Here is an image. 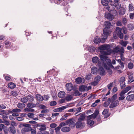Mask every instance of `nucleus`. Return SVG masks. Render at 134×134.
<instances>
[{
    "instance_id": "1",
    "label": "nucleus",
    "mask_w": 134,
    "mask_h": 134,
    "mask_svg": "<svg viewBox=\"0 0 134 134\" xmlns=\"http://www.w3.org/2000/svg\"><path fill=\"white\" fill-rule=\"evenodd\" d=\"M102 54L99 56L101 60L103 62L102 65L104 68L106 69H108L109 67L107 66V64L111 60L109 59L108 58V57L105 54L101 53Z\"/></svg>"
},
{
    "instance_id": "2",
    "label": "nucleus",
    "mask_w": 134,
    "mask_h": 134,
    "mask_svg": "<svg viewBox=\"0 0 134 134\" xmlns=\"http://www.w3.org/2000/svg\"><path fill=\"white\" fill-rule=\"evenodd\" d=\"M111 31L110 29L107 28H104L103 29V34L102 35V37L103 41H102V42H105L107 38L108 37L111 33Z\"/></svg>"
},
{
    "instance_id": "3",
    "label": "nucleus",
    "mask_w": 134,
    "mask_h": 134,
    "mask_svg": "<svg viewBox=\"0 0 134 134\" xmlns=\"http://www.w3.org/2000/svg\"><path fill=\"white\" fill-rule=\"evenodd\" d=\"M74 120V119L71 118L67 119L65 121V122L67 125L69 124V126L70 127L72 128H74L75 126H76V123L73 122Z\"/></svg>"
},
{
    "instance_id": "4",
    "label": "nucleus",
    "mask_w": 134,
    "mask_h": 134,
    "mask_svg": "<svg viewBox=\"0 0 134 134\" xmlns=\"http://www.w3.org/2000/svg\"><path fill=\"white\" fill-rule=\"evenodd\" d=\"M110 46L109 45V47H107V48L106 49L107 51H100V52L101 53H102L103 54H105L107 55H110L112 53V50L110 48Z\"/></svg>"
},
{
    "instance_id": "5",
    "label": "nucleus",
    "mask_w": 134,
    "mask_h": 134,
    "mask_svg": "<svg viewBox=\"0 0 134 134\" xmlns=\"http://www.w3.org/2000/svg\"><path fill=\"white\" fill-rule=\"evenodd\" d=\"M125 80V77L122 76L120 78L119 82L121 89H123V88L125 87L126 86Z\"/></svg>"
},
{
    "instance_id": "6",
    "label": "nucleus",
    "mask_w": 134,
    "mask_h": 134,
    "mask_svg": "<svg viewBox=\"0 0 134 134\" xmlns=\"http://www.w3.org/2000/svg\"><path fill=\"white\" fill-rule=\"evenodd\" d=\"M120 0H114V2H113V5L112 7L116 8L117 9L120 8L121 6V4L119 2Z\"/></svg>"
},
{
    "instance_id": "7",
    "label": "nucleus",
    "mask_w": 134,
    "mask_h": 134,
    "mask_svg": "<svg viewBox=\"0 0 134 134\" xmlns=\"http://www.w3.org/2000/svg\"><path fill=\"white\" fill-rule=\"evenodd\" d=\"M85 125V123L83 122L80 121H79L76 122V127L77 129H82L84 127Z\"/></svg>"
},
{
    "instance_id": "8",
    "label": "nucleus",
    "mask_w": 134,
    "mask_h": 134,
    "mask_svg": "<svg viewBox=\"0 0 134 134\" xmlns=\"http://www.w3.org/2000/svg\"><path fill=\"white\" fill-rule=\"evenodd\" d=\"M101 2L102 4L105 6V8L107 9L108 11L110 10L109 8H110L108 5L109 3L108 2V0H102Z\"/></svg>"
},
{
    "instance_id": "9",
    "label": "nucleus",
    "mask_w": 134,
    "mask_h": 134,
    "mask_svg": "<svg viewBox=\"0 0 134 134\" xmlns=\"http://www.w3.org/2000/svg\"><path fill=\"white\" fill-rule=\"evenodd\" d=\"M111 104L109 106V107L110 108H113L114 107L118 106L119 104V102L118 100L114 101H111Z\"/></svg>"
},
{
    "instance_id": "10",
    "label": "nucleus",
    "mask_w": 134,
    "mask_h": 134,
    "mask_svg": "<svg viewBox=\"0 0 134 134\" xmlns=\"http://www.w3.org/2000/svg\"><path fill=\"white\" fill-rule=\"evenodd\" d=\"M67 108V106H63L54 109L53 111L54 112H61L63 110Z\"/></svg>"
},
{
    "instance_id": "11",
    "label": "nucleus",
    "mask_w": 134,
    "mask_h": 134,
    "mask_svg": "<svg viewBox=\"0 0 134 134\" xmlns=\"http://www.w3.org/2000/svg\"><path fill=\"white\" fill-rule=\"evenodd\" d=\"M109 109H105L102 112V114L104 115V118H107L109 117L110 114L108 113Z\"/></svg>"
},
{
    "instance_id": "12",
    "label": "nucleus",
    "mask_w": 134,
    "mask_h": 134,
    "mask_svg": "<svg viewBox=\"0 0 134 134\" xmlns=\"http://www.w3.org/2000/svg\"><path fill=\"white\" fill-rule=\"evenodd\" d=\"M103 39L102 37L100 39L99 37H97L94 38V43L97 44L100 42H101L102 43H104L105 42H102V41H103L104 40Z\"/></svg>"
},
{
    "instance_id": "13",
    "label": "nucleus",
    "mask_w": 134,
    "mask_h": 134,
    "mask_svg": "<svg viewBox=\"0 0 134 134\" xmlns=\"http://www.w3.org/2000/svg\"><path fill=\"white\" fill-rule=\"evenodd\" d=\"M110 8H109L110 10L109 11L112 14L113 16H115L118 14L117 12L114 9L115 8H113V7L110 6Z\"/></svg>"
},
{
    "instance_id": "14",
    "label": "nucleus",
    "mask_w": 134,
    "mask_h": 134,
    "mask_svg": "<svg viewBox=\"0 0 134 134\" xmlns=\"http://www.w3.org/2000/svg\"><path fill=\"white\" fill-rule=\"evenodd\" d=\"M99 74L101 76L105 75V74L104 68L102 66H100L98 70Z\"/></svg>"
},
{
    "instance_id": "15",
    "label": "nucleus",
    "mask_w": 134,
    "mask_h": 134,
    "mask_svg": "<svg viewBox=\"0 0 134 134\" xmlns=\"http://www.w3.org/2000/svg\"><path fill=\"white\" fill-rule=\"evenodd\" d=\"M66 87L67 90L69 91H70L73 89L74 87L72 84L71 83H69L66 85Z\"/></svg>"
},
{
    "instance_id": "16",
    "label": "nucleus",
    "mask_w": 134,
    "mask_h": 134,
    "mask_svg": "<svg viewBox=\"0 0 134 134\" xmlns=\"http://www.w3.org/2000/svg\"><path fill=\"white\" fill-rule=\"evenodd\" d=\"M92 61L94 63H98V66H100L101 65V63L99 62V58L97 57H95L92 58Z\"/></svg>"
},
{
    "instance_id": "17",
    "label": "nucleus",
    "mask_w": 134,
    "mask_h": 134,
    "mask_svg": "<svg viewBox=\"0 0 134 134\" xmlns=\"http://www.w3.org/2000/svg\"><path fill=\"white\" fill-rule=\"evenodd\" d=\"M35 96L36 100L40 102L42 101L43 100V97L40 94H37Z\"/></svg>"
},
{
    "instance_id": "18",
    "label": "nucleus",
    "mask_w": 134,
    "mask_h": 134,
    "mask_svg": "<svg viewBox=\"0 0 134 134\" xmlns=\"http://www.w3.org/2000/svg\"><path fill=\"white\" fill-rule=\"evenodd\" d=\"M8 131L13 134H15L16 130L15 127L12 125V126L10 127L8 129Z\"/></svg>"
},
{
    "instance_id": "19",
    "label": "nucleus",
    "mask_w": 134,
    "mask_h": 134,
    "mask_svg": "<svg viewBox=\"0 0 134 134\" xmlns=\"http://www.w3.org/2000/svg\"><path fill=\"white\" fill-rule=\"evenodd\" d=\"M113 16H113L111 14L109 13L106 14L105 15V17L110 20H112L113 19Z\"/></svg>"
},
{
    "instance_id": "20",
    "label": "nucleus",
    "mask_w": 134,
    "mask_h": 134,
    "mask_svg": "<svg viewBox=\"0 0 134 134\" xmlns=\"http://www.w3.org/2000/svg\"><path fill=\"white\" fill-rule=\"evenodd\" d=\"M108 44H104L100 46L99 47V49L101 51L105 50L107 49V47H109Z\"/></svg>"
},
{
    "instance_id": "21",
    "label": "nucleus",
    "mask_w": 134,
    "mask_h": 134,
    "mask_svg": "<svg viewBox=\"0 0 134 134\" xmlns=\"http://www.w3.org/2000/svg\"><path fill=\"white\" fill-rule=\"evenodd\" d=\"M70 130L71 129L70 127L67 126L64 127H62L61 129L62 131L64 132H69Z\"/></svg>"
},
{
    "instance_id": "22",
    "label": "nucleus",
    "mask_w": 134,
    "mask_h": 134,
    "mask_svg": "<svg viewBox=\"0 0 134 134\" xmlns=\"http://www.w3.org/2000/svg\"><path fill=\"white\" fill-rule=\"evenodd\" d=\"M131 89V87L128 86L124 88L120 92L121 93H122L125 94Z\"/></svg>"
},
{
    "instance_id": "23",
    "label": "nucleus",
    "mask_w": 134,
    "mask_h": 134,
    "mask_svg": "<svg viewBox=\"0 0 134 134\" xmlns=\"http://www.w3.org/2000/svg\"><path fill=\"white\" fill-rule=\"evenodd\" d=\"M133 74L131 73L128 76V81L130 82L134 81V78L133 79Z\"/></svg>"
},
{
    "instance_id": "24",
    "label": "nucleus",
    "mask_w": 134,
    "mask_h": 134,
    "mask_svg": "<svg viewBox=\"0 0 134 134\" xmlns=\"http://www.w3.org/2000/svg\"><path fill=\"white\" fill-rule=\"evenodd\" d=\"M65 93L64 91H61L58 93V96L59 98H63L65 96Z\"/></svg>"
},
{
    "instance_id": "25",
    "label": "nucleus",
    "mask_w": 134,
    "mask_h": 134,
    "mask_svg": "<svg viewBox=\"0 0 134 134\" xmlns=\"http://www.w3.org/2000/svg\"><path fill=\"white\" fill-rule=\"evenodd\" d=\"M39 127L40 128L39 129V130L40 131H43L45 130L46 129V127L44 125H38L37 124L36 126V127Z\"/></svg>"
},
{
    "instance_id": "26",
    "label": "nucleus",
    "mask_w": 134,
    "mask_h": 134,
    "mask_svg": "<svg viewBox=\"0 0 134 134\" xmlns=\"http://www.w3.org/2000/svg\"><path fill=\"white\" fill-rule=\"evenodd\" d=\"M38 104V103H37L36 104H35L33 103H29L27 104V106L29 108H31L36 107V105H37V104Z\"/></svg>"
},
{
    "instance_id": "27",
    "label": "nucleus",
    "mask_w": 134,
    "mask_h": 134,
    "mask_svg": "<svg viewBox=\"0 0 134 134\" xmlns=\"http://www.w3.org/2000/svg\"><path fill=\"white\" fill-rule=\"evenodd\" d=\"M111 102V99L110 98H108L104 103V107H108L109 104Z\"/></svg>"
},
{
    "instance_id": "28",
    "label": "nucleus",
    "mask_w": 134,
    "mask_h": 134,
    "mask_svg": "<svg viewBox=\"0 0 134 134\" xmlns=\"http://www.w3.org/2000/svg\"><path fill=\"white\" fill-rule=\"evenodd\" d=\"M86 88L87 86L82 85L79 87V90L81 92L84 91H86Z\"/></svg>"
},
{
    "instance_id": "29",
    "label": "nucleus",
    "mask_w": 134,
    "mask_h": 134,
    "mask_svg": "<svg viewBox=\"0 0 134 134\" xmlns=\"http://www.w3.org/2000/svg\"><path fill=\"white\" fill-rule=\"evenodd\" d=\"M134 99V94H130L126 98L127 100L131 101Z\"/></svg>"
},
{
    "instance_id": "30",
    "label": "nucleus",
    "mask_w": 134,
    "mask_h": 134,
    "mask_svg": "<svg viewBox=\"0 0 134 134\" xmlns=\"http://www.w3.org/2000/svg\"><path fill=\"white\" fill-rule=\"evenodd\" d=\"M30 131V128L24 127L21 129V132L22 134H25V132H29Z\"/></svg>"
},
{
    "instance_id": "31",
    "label": "nucleus",
    "mask_w": 134,
    "mask_h": 134,
    "mask_svg": "<svg viewBox=\"0 0 134 134\" xmlns=\"http://www.w3.org/2000/svg\"><path fill=\"white\" fill-rule=\"evenodd\" d=\"M104 25L105 26V28L110 29V28L111 25V23L109 21H106L104 22Z\"/></svg>"
},
{
    "instance_id": "32",
    "label": "nucleus",
    "mask_w": 134,
    "mask_h": 134,
    "mask_svg": "<svg viewBox=\"0 0 134 134\" xmlns=\"http://www.w3.org/2000/svg\"><path fill=\"white\" fill-rule=\"evenodd\" d=\"M91 73L94 74H97V67H93L91 69Z\"/></svg>"
},
{
    "instance_id": "33",
    "label": "nucleus",
    "mask_w": 134,
    "mask_h": 134,
    "mask_svg": "<svg viewBox=\"0 0 134 134\" xmlns=\"http://www.w3.org/2000/svg\"><path fill=\"white\" fill-rule=\"evenodd\" d=\"M8 86L10 88L13 89L15 87L16 85L14 83L11 82L8 84Z\"/></svg>"
},
{
    "instance_id": "34",
    "label": "nucleus",
    "mask_w": 134,
    "mask_h": 134,
    "mask_svg": "<svg viewBox=\"0 0 134 134\" xmlns=\"http://www.w3.org/2000/svg\"><path fill=\"white\" fill-rule=\"evenodd\" d=\"M82 78L81 77H79L76 79L75 82L77 84H80L82 82Z\"/></svg>"
},
{
    "instance_id": "35",
    "label": "nucleus",
    "mask_w": 134,
    "mask_h": 134,
    "mask_svg": "<svg viewBox=\"0 0 134 134\" xmlns=\"http://www.w3.org/2000/svg\"><path fill=\"white\" fill-rule=\"evenodd\" d=\"M127 27L130 30H132L134 28V25L133 24H129L127 25Z\"/></svg>"
},
{
    "instance_id": "36",
    "label": "nucleus",
    "mask_w": 134,
    "mask_h": 134,
    "mask_svg": "<svg viewBox=\"0 0 134 134\" xmlns=\"http://www.w3.org/2000/svg\"><path fill=\"white\" fill-rule=\"evenodd\" d=\"M129 10L130 12L134 10V7L132 3L130 4L129 5Z\"/></svg>"
},
{
    "instance_id": "37",
    "label": "nucleus",
    "mask_w": 134,
    "mask_h": 134,
    "mask_svg": "<svg viewBox=\"0 0 134 134\" xmlns=\"http://www.w3.org/2000/svg\"><path fill=\"white\" fill-rule=\"evenodd\" d=\"M125 51L124 48L122 47H121L119 49V52L120 53V55L121 56H122L124 53Z\"/></svg>"
},
{
    "instance_id": "38",
    "label": "nucleus",
    "mask_w": 134,
    "mask_h": 134,
    "mask_svg": "<svg viewBox=\"0 0 134 134\" xmlns=\"http://www.w3.org/2000/svg\"><path fill=\"white\" fill-rule=\"evenodd\" d=\"M121 28L117 27H116V31L115 32V33L117 35L119 34L121 32Z\"/></svg>"
},
{
    "instance_id": "39",
    "label": "nucleus",
    "mask_w": 134,
    "mask_h": 134,
    "mask_svg": "<svg viewBox=\"0 0 134 134\" xmlns=\"http://www.w3.org/2000/svg\"><path fill=\"white\" fill-rule=\"evenodd\" d=\"M124 94H123L121 92L120 93L119 95L120 96V97L119 98V100H122L124 99L125 97L124 96Z\"/></svg>"
},
{
    "instance_id": "40",
    "label": "nucleus",
    "mask_w": 134,
    "mask_h": 134,
    "mask_svg": "<svg viewBox=\"0 0 134 134\" xmlns=\"http://www.w3.org/2000/svg\"><path fill=\"white\" fill-rule=\"evenodd\" d=\"M126 10L124 8H122L121 9L119 12V14L120 15H122L125 14Z\"/></svg>"
},
{
    "instance_id": "41",
    "label": "nucleus",
    "mask_w": 134,
    "mask_h": 134,
    "mask_svg": "<svg viewBox=\"0 0 134 134\" xmlns=\"http://www.w3.org/2000/svg\"><path fill=\"white\" fill-rule=\"evenodd\" d=\"M25 105L24 103H19L18 104L17 107L19 108H23L25 107Z\"/></svg>"
},
{
    "instance_id": "42",
    "label": "nucleus",
    "mask_w": 134,
    "mask_h": 134,
    "mask_svg": "<svg viewBox=\"0 0 134 134\" xmlns=\"http://www.w3.org/2000/svg\"><path fill=\"white\" fill-rule=\"evenodd\" d=\"M28 100H29V101L30 102H32L34 101V97L31 95H28L27 96V97Z\"/></svg>"
},
{
    "instance_id": "43",
    "label": "nucleus",
    "mask_w": 134,
    "mask_h": 134,
    "mask_svg": "<svg viewBox=\"0 0 134 134\" xmlns=\"http://www.w3.org/2000/svg\"><path fill=\"white\" fill-rule=\"evenodd\" d=\"M74 94L75 96H79L82 94L81 93H80L79 91L77 90H75Z\"/></svg>"
},
{
    "instance_id": "44",
    "label": "nucleus",
    "mask_w": 134,
    "mask_h": 134,
    "mask_svg": "<svg viewBox=\"0 0 134 134\" xmlns=\"http://www.w3.org/2000/svg\"><path fill=\"white\" fill-rule=\"evenodd\" d=\"M72 98V97L71 95H68L66 96L65 98L66 100L68 101L71 100Z\"/></svg>"
},
{
    "instance_id": "45",
    "label": "nucleus",
    "mask_w": 134,
    "mask_h": 134,
    "mask_svg": "<svg viewBox=\"0 0 134 134\" xmlns=\"http://www.w3.org/2000/svg\"><path fill=\"white\" fill-rule=\"evenodd\" d=\"M100 79L101 77L100 76H97L96 77H95L94 79V80L98 83V82L100 80Z\"/></svg>"
},
{
    "instance_id": "46",
    "label": "nucleus",
    "mask_w": 134,
    "mask_h": 134,
    "mask_svg": "<svg viewBox=\"0 0 134 134\" xmlns=\"http://www.w3.org/2000/svg\"><path fill=\"white\" fill-rule=\"evenodd\" d=\"M87 124L90 126H92L94 124V121H93L91 120H87Z\"/></svg>"
},
{
    "instance_id": "47",
    "label": "nucleus",
    "mask_w": 134,
    "mask_h": 134,
    "mask_svg": "<svg viewBox=\"0 0 134 134\" xmlns=\"http://www.w3.org/2000/svg\"><path fill=\"white\" fill-rule=\"evenodd\" d=\"M116 60L118 61V63H119L121 65L122 69H123L124 67V63L123 62L121 61V60L120 59H119L118 60Z\"/></svg>"
},
{
    "instance_id": "48",
    "label": "nucleus",
    "mask_w": 134,
    "mask_h": 134,
    "mask_svg": "<svg viewBox=\"0 0 134 134\" xmlns=\"http://www.w3.org/2000/svg\"><path fill=\"white\" fill-rule=\"evenodd\" d=\"M57 103L55 101H51L49 103V105L51 106H54L57 105Z\"/></svg>"
},
{
    "instance_id": "49",
    "label": "nucleus",
    "mask_w": 134,
    "mask_h": 134,
    "mask_svg": "<svg viewBox=\"0 0 134 134\" xmlns=\"http://www.w3.org/2000/svg\"><path fill=\"white\" fill-rule=\"evenodd\" d=\"M28 101V99L27 97H24L21 99V101L24 103L27 102Z\"/></svg>"
},
{
    "instance_id": "50",
    "label": "nucleus",
    "mask_w": 134,
    "mask_h": 134,
    "mask_svg": "<svg viewBox=\"0 0 134 134\" xmlns=\"http://www.w3.org/2000/svg\"><path fill=\"white\" fill-rule=\"evenodd\" d=\"M24 111H27V112H34L35 110L33 109H32L31 108H25L24 109Z\"/></svg>"
},
{
    "instance_id": "51",
    "label": "nucleus",
    "mask_w": 134,
    "mask_h": 134,
    "mask_svg": "<svg viewBox=\"0 0 134 134\" xmlns=\"http://www.w3.org/2000/svg\"><path fill=\"white\" fill-rule=\"evenodd\" d=\"M113 82H111L107 85V87L109 90H111V88L113 86Z\"/></svg>"
},
{
    "instance_id": "52",
    "label": "nucleus",
    "mask_w": 134,
    "mask_h": 134,
    "mask_svg": "<svg viewBox=\"0 0 134 134\" xmlns=\"http://www.w3.org/2000/svg\"><path fill=\"white\" fill-rule=\"evenodd\" d=\"M128 68L130 69H132L133 67V65L132 63L130 62L128 64Z\"/></svg>"
},
{
    "instance_id": "53",
    "label": "nucleus",
    "mask_w": 134,
    "mask_h": 134,
    "mask_svg": "<svg viewBox=\"0 0 134 134\" xmlns=\"http://www.w3.org/2000/svg\"><path fill=\"white\" fill-rule=\"evenodd\" d=\"M117 97V95L116 94H115L114 95L111 97V102L114 101H115V99H116Z\"/></svg>"
},
{
    "instance_id": "54",
    "label": "nucleus",
    "mask_w": 134,
    "mask_h": 134,
    "mask_svg": "<svg viewBox=\"0 0 134 134\" xmlns=\"http://www.w3.org/2000/svg\"><path fill=\"white\" fill-rule=\"evenodd\" d=\"M127 43V42L124 41H122L120 42V43L121 45L124 47H126Z\"/></svg>"
},
{
    "instance_id": "55",
    "label": "nucleus",
    "mask_w": 134,
    "mask_h": 134,
    "mask_svg": "<svg viewBox=\"0 0 134 134\" xmlns=\"http://www.w3.org/2000/svg\"><path fill=\"white\" fill-rule=\"evenodd\" d=\"M3 76L5 80L7 81H10L11 80V78L9 76L4 75Z\"/></svg>"
},
{
    "instance_id": "56",
    "label": "nucleus",
    "mask_w": 134,
    "mask_h": 134,
    "mask_svg": "<svg viewBox=\"0 0 134 134\" xmlns=\"http://www.w3.org/2000/svg\"><path fill=\"white\" fill-rule=\"evenodd\" d=\"M80 116V117L78 119L79 120L83 121L85 119V117L84 114H81Z\"/></svg>"
},
{
    "instance_id": "57",
    "label": "nucleus",
    "mask_w": 134,
    "mask_h": 134,
    "mask_svg": "<svg viewBox=\"0 0 134 134\" xmlns=\"http://www.w3.org/2000/svg\"><path fill=\"white\" fill-rule=\"evenodd\" d=\"M30 129L32 134H36V130L35 129H32L31 127H30Z\"/></svg>"
},
{
    "instance_id": "58",
    "label": "nucleus",
    "mask_w": 134,
    "mask_h": 134,
    "mask_svg": "<svg viewBox=\"0 0 134 134\" xmlns=\"http://www.w3.org/2000/svg\"><path fill=\"white\" fill-rule=\"evenodd\" d=\"M3 131L4 133V134H8V129L7 127L4 126L3 127Z\"/></svg>"
},
{
    "instance_id": "59",
    "label": "nucleus",
    "mask_w": 134,
    "mask_h": 134,
    "mask_svg": "<svg viewBox=\"0 0 134 134\" xmlns=\"http://www.w3.org/2000/svg\"><path fill=\"white\" fill-rule=\"evenodd\" d=\"M49 98V96L47 95H45L43 97V100H47Z\"/></svg>"
},
{
    "instance_id": "60",
    "label": "nucleus",
    "mask_w": 134,
    "mask_h": 134,
    "mask_svg": "<svg viewBox=\"0 0 134 134\" xmlns=\"http://www.w3.org/2000/svg\"><path fill=\"white\" fill-rule=\"evenodd\" d=\"M117 35L120 39H122L123 38V34L122 32L119 34Z\"/></svg>"
},
{
    "instance_id": "61",
    "label": "nucleus",
    "mask_w": 134,
    "mask_h": 134,
    "mask_svg": "<svg viewBox=\"0 0 134 134\" xmlns=\"http://www.w3.org/2000/svg\"><path fill=\"white\" fill-rule=\"evenodd\" d=\"M91 74H89L86 75L85 77L86 79L87 80H89L91 79Z\"/></svg>"
},
{
    "instance_id": "62",
    "label": "nucleus",
    "mask_w": 134,
    "mask_h": 134,
    "mask_svg": "<svg viewBox=\"0 0 134 134\" xmlns=\"http://www.w3.org/2000/svg\"><path fill=\"white\" fill-rule=\"evenodd\" d=\"M21 110L20 109L17 108L14 109H13V111L14 113L19 112H20Z\"/></svg>"
},
{
    "instance_id": "63",
    "label": "nucleus",
    "mask_w": 134,
    "mask_h": 134,
    "mask_svg": "<svg viewBox=\"0 0 134 134\" xmlns=\"http://www.w3.org/2000/svg\"><path fill=\"white\" fill-rule=\"evenodd\" d=\"M67 125V124L65 123L64 122H61L59 124V126L61 127H62L63 126Z\"/></svg>"
},
{
    "instance_id": "64",
    "label": "nucleus",
    "mask_w": 134,
    "mask_h": 134,
    "mask_svg": "<svg viewBox=\"0 0 134 134\" xmlns=\"http://www.w3.org/2000/svg\"><path fill=\"white\" fill-rule=\"evenodd\" d=\"M57 126V125L55 123H52L50 124V127H51L54 128Z\"/></svg>"
}]
</instances>
